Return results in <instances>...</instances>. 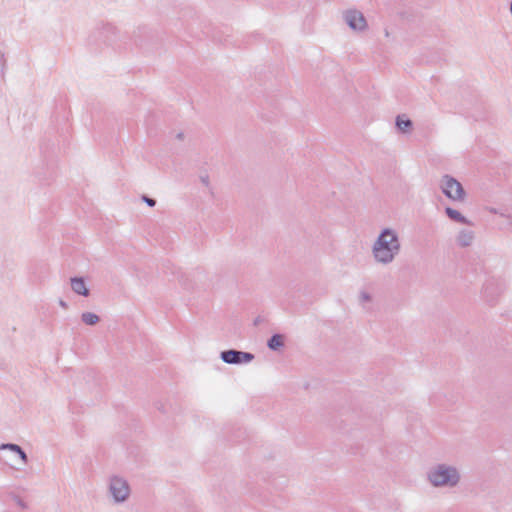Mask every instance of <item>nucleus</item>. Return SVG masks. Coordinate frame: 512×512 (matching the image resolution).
Returning a JSON list of instances; mask_svg holds the SVG:
<instances>
[{
	"label": "nucleus",
	"mask_w": 512,
	"mask_h": 512,
	"mask_svg": "<svg viewBox=\"0 0 512 512\" xmlns=\"http://www.w3.org/2000/svg\"><path fill=\"white\" fill-rule=\"evenodd\" d=\"M220 357L227 364L250 363L254 359L253 354L237 350L223 351Z\"/></svg>",
	"instance_id": "obj_6"
},
{
	"label": "nucleus",
	"mask_w": 512,
	"mask_h": 512,
	"mask_svg": "<svg viewBox=\"0 0 512 512\" xmlns=\"http://www.w3.org/2000/svg\"><path fill=\"white\" fill-rule=\"evenodd\" d=\"M345 24L355 33L362 34L368 30L364 14L357 9H347L342 13Z\"/></svg>",
	"instance_id": "obj_5"
},
{
	"label": "nucleus",
	"mask_w": 512,
	"mask_h": 512,
	"mask_svg": "<svg viewBox=\"0 0 512 512\" xmlns=\"http://www.w3.org/2000/svg\"><path fill=\"white\" fill-rule=\"evenodd\" d=\"M395 126L399 132L409 134L413 129V122L405 114H401L396 117Z\"/></svg>",
	"instance_id": "obj_11"
},
{
	"label": "nucleus",
	"mask_w": 512,
	"mask_h": 512,
	"mask_svg": "<svg viewBox=\"0 0 512 512\" xmlns=\"http://www.w3.org/2000/svg\"><path fill=\"white\" fill-rule=\"evenodd\" d=\"M81 321L88 326H95L100 322V317L93 312H84L81 314Z\"/></svg>",
	"instance_id": "obj_13"
},
{
	"label": "nucleus",
	"mask_w": 512,
	"mask_h": 512,
	"mask_svg": "<svg viewBox=\"0 0 512 512\" xmlns=\"http://www.w3.org/2000/svg\"><path fill=\"white\" fill-rule=\"evenodd\" d=\"M106 493L113 505L121 506L130 501L133 492L127 477L121 474H112L106 482Z\"/></svg>",
	"instance_id": "obj_3"
},
{
	"label": "nucleus",
	"mask_w": 512,
	"mask_h": 512,
	"mask_svg": "<svg viewBox=\"0 0 512 512\" xmlns=\"http://www.w3.org/2000/svg\"><path fill=\"white\" fill-rule=\"evenodd\" d=\"M176 139H178V140H180V141H181V140H183V139H184V133H183V132H179V133H177V134H176Z\"/></svg>",
	"instance_id": "obj_18"
},
{
	"label": "nucleus",
	"mask_w": 512,
	"mask_h": 512,
	"mask_svg": "<svg viewBox=\"0 0 512 512\" xmlns=\"http://www.w3.org/2000/svg\"><path fill=\"white\" fill-rule=\"evenodd\" d=\"M439 189L446 198L453 202L465 203L467 201V192L463 185L451 175H443L439 182Z\"/></svg>",
	"instance_id": "obj_4"
},
{
	"label": "nucleus",
	"mask_w": 512,
	"mask_h": 512,
	"mask_svg": "<svg viewBox=\"0 0 512 512\" xmlns=\"http://www.w3.org/2000/svg\"><path fill=\"white\" fill-rule=\"evenodd\" d=\"M284 346V336L280 334L273 335L268 341V347L271 350L277 351Z\"/></svg>",
	"instance_id": "obj_14"
},
{
	"label": "nucleus",
	"mask_w": 512,
	"mask_h": 512,
	"mask_svg": "<svg viewBox=\"0 0 512 512\" xmlns=\"http://www.w3.org/2000/svg\"><path fill=\"white\" fill-rule=\"evenodd\" d=\"M445 215L447 218L457 224H461L468 227H473V221L464 215L460 210L455 209L453 207L447 206L444 209Z\"/></svg>",
	"instance_id": "obj_8"
},
{
	"label": "nucleus",
	"mask_w": 512,
	"mask_h": 512,
	"mask_svg": "<svg viewBox=\"0 0 512 512\" xmlns=\"http://www.w3.org/2000/svg\"><path fill=\"white\" fill-rule=\"evenodd\" d=\"M142 200L150 207H154L156 205V201L152 198H149L147 196H143Z\"/></svg>",
	"instance_id": "obj_17"
},
{
	"label": "nucleus",
	"mask_w": 512,
	"mask_h": 512,
	"mask_svg": "<svg viewBox=\"0 0 512 512\" xmlns=\"http://www.w3.org/2000/svg\"><path fill=\"white\" fill-rule=\"evenodd\" d=\"M402 251V241L397 228L383 226L377 232L370 247L371 258L377 266L392 265Z\"/></svg>",
	"instance_id": "obj_1"
},
{
	"label": "nucleus",
	"mask_w": 512,
	"mask_h": 512,
	"mask_svg": "<svg viewBox=\"0 0 512 512\" xmlns=\"http://www.w3.org/2000/svg\"><path fill=\"white\" fill-rule=\"evenodd\" d=\"M358 304L362 307H366L369 304H372L374 301V297L371 292L366 289H362L357 294Z\"/></svg>",
	"instance_id": "obj_12"
},
{
	"label": "nucleus",
	"mask_w": 512,
	"mask_h": 512,
	"mask_svg": "<svg viewBox=\"0 0 512 512\" xmlns=\"http://www.w3.org/2000/svg\"><path fill=\"white\" fill-rule=\"evenodd\" d=\"M476 240V233L471 227L465 226L458 229L454 236L456 246L460 248L471 247Z\"/></svg>",
	"instance_id": "obj_7"
},
{
	"label": "nucleus",
	"mask_w": 512,
	"mask_h": 512,
	"mask_svg": "<svg viewBox=\"0 0 512 512\" xmlns=\"http://www.w3.org/2000/svg\"><path fill=\"white\" fill-rule=\"evenodd\" d=\"M59 305H60L62 308H64V309H66V308L68 307L67 303H66L65 301H63V300H60V301H59Z\"/></svg>",
	"instance_id": "obj_19"
},
{
	"label": "nucleus",
	"mask_w": 512,
	"mask_h": 512,
	"mask_svg": "<svg viewBox=\"0 0 512 512\" xmlns=\"http://www.w3.org/2000/svg\"><path fill=\"white\" fill-rule=\"evenodd\" d=\"M199 181L205 188H211V179L207 172H203L199 175Z\"/></svg>",
	"instance_id": "obj_15"
},
{
	"label": "nucleus",
	"mask_w": 512,
	"mask_h": 512,
	"mask_svg": "<svg viewBox=\"0 0 512 512\" xmlns=\"http://www.w3.org/2000/svg\"><path fill=\"white\" fill-rule=\"evenodd\" d=\"M464 480L460 466L448 461H440L431 465L425 472L427 485L435 490H455Z\"/></svg>",
	"instance_id": "obj_2"
},
{
	"label": "nucleus",
	"mask_w": 512,
	"mask_h": 512,
	"mask_svg": "<svg viewBox=\"0 0 512 512\" xmlns=\"http://www.w3.org/2000/svg\"><path fill=\"white\" fill-rule=\"evenodd\" d=\"M484 210L490 214H497V215H500V216H505L503 213H501L497 208L495 207H492V206H487L484 208Z\"/></svg>",
	"instance_id": "obj_16"
},
{
	"label": "nucleus",
	"mask_w": 512,
	"mask_h": 512,
	"mask_svg": "<svg viewBox=\"0 0 512 512\" xmlns=\"http://www.w3.org/2000/svg\"><path fill=\"white\" fill-rule=\"evenodd\" d=\"M70 288L76 295L88 297L90 296V290L83 277L74 276L69 279Z\"/></svg>",
	"instance_id": "obj_9"
},
{
	"label": "nucleus",
	"mask_w": 512,
	"mask_h": 512,
	"mask_svg": "<svg viewBox=\"0 0 512 512\" xmlns=\"http://www.w3.org/2000/svg\"><path fill=\"white\" fill-rule=\"evenodd\" d=\"M510 12L512 14V2H511V5H510Z\"/></svg>",
	"instance_id": "obj_20"
},
{
	"label": "nucleus",
	"mask_w": 512,
	"mask_h": 512,
	"mask_svg": "<svg viewBox=\"0 0 512 512\" xmlns=\"http://www.w3.org/2000/svg\"><path fill=\"white\" fill-rule=\"evenodd\" d=\"M8 450L12 454H15L18 458V461L21 465H26L28 463V456L25 451L17 444L12 443H4L0 445V451Z\"/></svg>",
	"instance_id": "obj_10"
}]
</instances>
